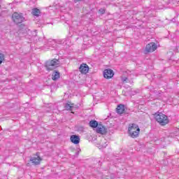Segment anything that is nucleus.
Instances as JSON below:
<instances>
[{"instance_id": "nucleus-15", "label": "nucleus", "mask_w": 179, "mask_h": 179, "mask_svg": "<svg viewBox=\"0 0 179 179\" xmlns=\"http://www.w3.org/2000/svg\"><path fill=\"white\" fill-rule=\"evenodd\" d=\"M40 13H41V12L40 11V9H38V8L32 9L31 14L34 16H36V17H38L40 16Z\"/></svg>"}, {"instance_id": "nucleus-1", "label": "nucleus", "mask_w": 179, "mask_h": 179, "mask_svg": "<svg viewBox=\"0 0 179 179\" xmlns=\"http://www.w3.org/2000/svg\"><path fill=\"white\" fill-rule=\"evenodd\" d=\"M59 63H60L59 59H57L48 60L45 64V67L48 71H54V69H56V68H58Z\"/></svg>"}, {"instance_id": "nucleus-8", "label": "nucleus", "mask_w": 179, "mask_h": 179, "mask_svg": "<svg viewBox=\"0 0 179 179\" xmlns=\"http://www.w3.org/2000/svg\"><path fill=\"white\" fill-rule=\"evenodd\" d=\"M97 134H101V135H106L107 134V129L102 126L101 124H99L98 127L96 128Z\"/></svg>"}, {"instance_id": "nucleus-3", "label": "nucleus", "mask_w": 179, "mask_h": 179, "mask_svg": "<svg viewBox=\"0 0 179 179\" xmlns=\"http://www.w3.org/2000/svg\"><path fill=\"white\" fill-rule=\"evenodd\" d=\"M12 19L15 24H20V23H23L25 19L23 17V14L18 13L17 12H15L12 15Z\"/></svg>"}, {"instance_id": "nucleus-13", "label": "nucleus", "mask_w": 179, "mask_h": 179, "mask_svg": "<svg viewBox=\"0 0 179 179\" xmlns=\"http://www.w3.org/2000/svg\"><path fill=\"white\" fill-rule=\"evenodd\" d=\"M60 78V73L59 71H54L52 75V80H58Z\"/></svg>"}, {"instance_id": "nucleus-12", "label": "nucleus", "mask_w": 179, "mask_h": 179, "mask_svg": "<svg viewBox=\"0 0 179 179\" xmlns=\"http://www.w3.org/2000/svg\"><path fill=\"white\" fill-rule=\"evenodd\" d=\"M73 106H75V104L71 103V102H69L65 104L64 108H66L67 111H73Z\"/></svg>"}, {"instance_id": "nucleus-22", "label": "nucleus", "mask_w": 179, "mask_h": 179, "mask_svg": "<svg viewBox=\"0 0 179 179\" xmlns=\"http://www.w3.org/2000/svg\"><path fill=\"white\" fill-rule=\"evenodd\" d=\"M23 26H24V24H21V27H23Z\"/></svg>"}, {"instance_id": "nucleus-14", "label": "nucleus", "mask_w": 179, "mask_h": 179, "mask_svg": "<svg viewBox=\"0 0 179 179\" xmlns=\"http://www.w3.org/2000/svg\"><path fill=\"white\" fill-rule=\"evenodd\" d=\"M139 132H141V129L137 128L136 131L129 133V135L131 138H138V136H139Z\"/></svg>"}, {"instance_id": "nucleus-9", "label": "nucleus", "mask_w": 179, "mask_h": 179, "mask_svg": "<svg viewBox=\"0 0 179 179\" xmlns=\"http://www.w3.org/2000/svg\"><path fill=\"white\" fill-rule=\"evenodd\" d=\"M70 140L74 145H79V143L80 142V138L77 135L71 136Z\"/></svg>"}, {"instance_id": "nucleus-4", "label": "nucleus", "mask_w": 179, "mask_h": 179, "mask_svg": "<svg viewBox=\"0 0 179 179\" xmlns=\"http://www.w3.org/2000/svg\"><path fill=\"white\" fill-rule=\"evenodd\" d=\"M155 50H157V45L156 43L152 42L146 45L144 54H149V52H153Z\"/></svg>"}, {"instance_id": "nucleus-5", "label": "nucleus", "mask_w": 179, "mask_h": 179, "mask_svg": "<svg viewBox=\"0 0 179 179\" xmlns=\"http://www.w3.org/2000/svg\"><path fill=\"white\" fill-rule=\"evenodd\" d=\"M41 160H43V159L38 155V152H36V155L35 157H32L30 158V162H31V163H33L34 166H38Z\"/></svg>"}, {"instance_id": "nucleus-2", "label": "nucleus", "mask_w": 179, "mask_h": 179, "mask_svg": "<svg viewBox=\"0 0 179 179\" xmlns=\"http://www.w3.org/2000/svg\"><path fill=\"white\" fill-rule=\"evenodd\" d=\"M154 117L157 122H159L161 125H166L169 124V117L167 115L162 113H157L154 114Z\"/></svg>"}, {"instance_id": "nucleus-6", "label": "nucleus", "mask_w": 179, "mask_h": 179, "mask_svg": "<svg viewBox=\"0 0 179 179\" xmlns=\"http://www.w3.org/2000/svg\"><path fill=\"white\" fill-rule=\"evenodd\" d=\"M114 76V71L106 69L103 71V77L105 79H111Z\"/></svg>"}, {"instance_id": "nucleus-17", "label": "nucleus", "mask_w": 179, "mask_h": 179, "mask_svg": "<svg viewBox=\"0 0 179 179\" xmlns=\"http://www.w3.org/2000/svg\"><path fill=\"white\" fill-rule=\"evenodd\" d=\"M3 59H5V55L0 53V65L3 62Z\"/></svg>"}, {"instance_id": "nucleus-16", "label": "nucleus", "mask_w": 179, "mask_h": 179, "mask_svg": "<svg viewBox=\"0 0 179 179\" xmlns=\"http://www.w3.org/2000/svg\"><path fill=\"white\" fill-rule=\"evenodd\" d=\"M90 127L91 128H98L99 127V122L96 120H91L90 121Z\"/></svg>"}, {"instance_id": "nucleus-7", "label": "nucleus", "mask_w": 179, "mask_h": 179, "mask_svg": "<svg viewBox=\"0 0 179 179\" xmlns=\"http://www.w3.org/2000/svg\"><path fill=\"white\" fill-rule=\"evenodd\" d=\"M79 71L81 72V73L86 74L87 72H89V66L87 64L83 63L80 64L79 67Z\"/></svg>"}, {"instance_id": "nucleus-10", "label": "nucleus", "mask_w": 179, "mask_h": 179, "mask_svg": "<svg viewBox=\"0 0 179 179\" xmlns=\"http://www.w3.org/2000/svg\"><path fill=\"white\" fill-rule=\"evenodd\" d=\"M116 111L117 114H120V115L122 114L124 111H125V106L123 104L118 105L116 108Z\"/></svg>"}, {"instance_id": "nucleus-18", "label": "nucleus", "mask_w": 179, "mask_h": 179, "mask_svg": "<svg viewBox=\"0 0 179 179\" xmlns=\"http://www.w3.org/2000/svg\"><path fill=\"white\" fill-rule=\"evenodd\" d=\"M99 12L100 13H101L102 15H104V13H106V10L101 8L99 9Z\"/></svg>"}, {"instance_id": "nucleus-19", "label": "nucleus", "mask_w": 179, "mask_h": 179, "mask_svg": "<svg viewBox=\"0 0 179 179\" xmlns=\"http://www.w3.org/2000/svg\"><path fill=\"white\" fill-rule=\"evenodd\" d=\"M127 80H128V78L124 77L122 78V82H127Z\"/></svg>"}, {"instance_id": "nucleus-20", "label": "nucleus", "mask_w": 179, "mask_h": 179, "mask_svg": "<svg viewBox=\"0 0 179 179\" xmlns=\"http://www.w3.org/2000/svg\"><path fill=\"white\" fill-rule=\"evenodd\" d=\"M80 152V149L78 151H77V152H76V156H79Z\"/></svg>"}, {"instance_id": "nucleus-11", "label": "nucleus", "mask_w": 179, "mask_h": 179, "mask_svg": "<svg viewBox=\"0 0 179 179\" xmlns=\"http://www.w3.org/2000/svg\"><path fill=\"white\" fill-rule=\"evenodd\" d=\"M139 128V126L136 124H132L131 127H129V134H131L132 132H135L136 129Z\"/></svg>"}, {"instance_id": "nucleus-21", "label": "nucleus", "mask_w": 179, "mask_h": 179, "mask_svg": "<svg viewBox=\"0 0 179 179\" xmlns=\"http://www.w3.org/2000/svg\"><path fill=\"white\" fill-rule=\"evenodd\" d=\"M74 1V2L76 3V2H79V1H82V0H73Z\"/></svg>"}]
</instances>
